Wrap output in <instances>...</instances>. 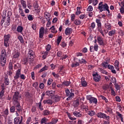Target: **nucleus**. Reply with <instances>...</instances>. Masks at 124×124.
Segmentation results:
<instances>
[{"label": "nucleus", "instance_id": "69168bd1", "mask_svg": "<svg viewBox=\"0 0 124 124\" xmlns=\"http://www.w3.org/2000/svg\"><path fill=\"white\" fill-rule=\"evenodd\" d=\"M90 28L91 29H92V30H93V29H94V28H95V23L94 22H92L91 23V25L90 26Z\"/></svg>", "mask_w": 124, "mask_h": 124}, {"label": "nucleus", "instance_id": "0eeeda50", "mask_svg": "<svg viewBox=\"0 0 124 124\" xmlns=\"http://www.w3.org/2000/svg\"><path fill=\"white\" fill-rule=\"evenodd\" d=\"M98 118H100L101 119H105L107 121H109L110 120V116H107L106 114L103 113L102 112H98L96 114Z\"/></svg>", "mask_w": 124, "mask_h": 124}, {"label": "nucleus", "instance_id": "c85d7f7f", "mask_svg": "<svg viewBox=\"0 0 124 124\" xmlns=\"http://www.w3.org/2000/svg\"><path fill=\"white\" fill-rule=\"evenodd\" d=\"M49 67L48 66L45 65L42 69H40L39 71V73H41V72H43L44 71H46V70H48Z\"/></svg>", "mask_w": 124, "mask_h": 124}, {"label": "nucleus", "instance_id": "09e8293b", "mask_svg": "<svg viewBox=\"0 0 124 124\" xmlns=\"http://www.w3.org/2000/svg\"><path fill=\"white\" fill-rule=\"evenodd\" d=\"M100 97L103 99V100H105L106 103H108V99L106 98V97L103 95H100Z\"/></svg>", "mask_w": 124, "mask_h": 124}, {"label": "nucleus", "instance_id": "a18cd8bd", "mask_svg": "<svg viewBox=\"0 0 124 124\" xmlns=\"http://www.w3.org/2000/svg\"><path fill=\"white\" fill-rule=\"evenodd\" d=\"M4 82L6 86H8V85H9V79L8 78H5Z\"/></svg>", "mask_w": 124, "mask_h": 124}, {"label": "nucleus", "instance_id": "aec40b11", "mask_svg": "<svg viewBox=\"0 0 124 124\" xmlns=\"http://www.w3.org/2000/svg\"><path fill=\"white\" fill-rule=\"evenodd\" d=\"M81 84L82 87H86L88 85V83L85 80V78H82L81 79Z\"/></svg>", "mask_w": 124, "mask_h": 124}, {"label": "nucleus", "instance_id": "dca6fc26", "mask_svg": "<svg viewBox=\"0 0 124 124\" xmlns=\"http://www.w3.org/2000/svg\"><path fill=\"white\" fill-rule=\"evenodd\" d=\"M73 115L77 118H81L83 114L81 112L74 111L73 112Z\"/></svg>", "mask_w": 124, "mask_h": 124}, {"label": "nucleus", "instance_id": "b1692460", "mask_svg": "<svg viewBox=\"0 0 124 124\" xmlns=\"http://www.w3.org/2000/svg\"><path fill=\"white\" fill-rule=\"evenodd\" d=\"M121 4L122 5L121 8L120 9V13L121 14H124V1H121Z\"/></svg>", "mask_w": 124, "mask_h": 124}, {"label": "nucleus", "instance_id": "a19ab883", "mask_svg": "<svg viewBox=\"0 0 124 124\" xmlns=\"http://www.w3.org/2000/svg\"><path fill=\"white\" fill-rule=\"evenodd\" d=\"M67 115L69 119H70V120H71V121H75V120H76V118H75V117L73 118V117H71V114H70V113L67 112Z\"/></svg>", "mask_w": 124, "mask_h": 124}, {"label": "nucleus", "instance_id": "49530a36", "mask_svg": "<svg viewBox=\"0 0 124 124\" xmlns=\"http://www.w3.org/2000/svg\"><path fill=\"white\" fill-rule=\"evenodd\" d=\"M13 71H14L13 70H9V71H7V74H8L9 76H12L13 75Z\"/></svg>", "mask_w": 124, "mask_h": 124}, {"label": "nucleus", "instance_id": "680f3d73", "mask_svg": "<svg viewBox=\"0 0 124 124\" xmlns=\"http://www.w3.org/2000/svg\"><path fill=\"white\" fill-rule=\"evenodd\" d=\"M53 82V79L52 78H49L47 80V86H50Z\"/></svg>", "mask_w": 124, "mask_h": 124}, {"label": "nucleus", "instance_id": "774afa93", "mask_svg": "<svg viewBox=\"0 0 124 124\" xmlns=\"http://www.w3.org/2000/svg\"><path fill=\"white\" fill-rule=\"evenodd\" d=\"M107 67L110 70H112V69H114V66L110 64L108 65Z\"/></svg>", "mask_w": 124, "mask_h": 124}, {"label": "nucleus", "instance_id": "4c0bfd02", "mask_svg": "<svg viewBox=\"0 0 124 124\" xmlns=\"http://www.w3.org/2000/svg\"><path fill=\"white\" fill-rule=\"evenodd\" d=\"M18 40H19L20 42L21 43H24L25 41H24V38H23V36L22 35H19L17 37Z\"/></svg>", "mask_w": 124, "mask_h": 124}, {"label": "nucleus", "instance_id": "f03ea898", "mask_svg": "<svg viewBox=\"0 0 124 124\" xmlns=\"http://www.w3.org/2000/svg\"><path fill=\"white\" fill-rule=\"evenodd\" d=\"M96 23H97V30L99 32L102 34V36L104 37V33H103V30H102V25L101 24V21L100 19H96Z\"/></svg>", "mask_w": 124, "mask_h": 124}, {"label": "nucleus", "instance_id": "412c9836", "mask_svg": "<svg viewBox=\"0 0 124 124\" xmlns=\"http://www.w3.org/2000/svg\"><path fill=\"white\" fill-rule=\"evenodd\" d=\"M79 65H80V62H78L76 61L72 63L71 67H77V66H79Z\"/></svg>", "mask_w": 124, "mask_h": 124}, {"label": "nucleus", "instance_id": "423d86ee", "mask_svg": "<svg viewBox=\"0 0 124 124\" xmlns=\"http://www.w3.org/2000/svg\"><path fill=\"white\" fill-rule=\"evenodd\" d=\"M19 98H21L20 93L18 92L15 93L13 97V103H17L20 102Z\"/></svg>", "mask_w": 124, "mask_h": 124}, {"label": "nucleus", "instance_id": "1a4fd4ad", "mask_svg": "<svg viewBox=\"0 0 124 124\" xmlns=\"http://www.w3.org/2000/svg\"><path fill=\"white\" fill-rule=\"evenodd\" d=\"M13 105L15 106V107L16 108V110L18 112L20 113V112H22V107L21 106V104H20V102L18 103H13Z\"/></svg>", "mask_w": 124, "mask_h": 124}, {"label": "nucleus", "instance_id": "9b49d317", "mask_svg": "<svg viewBox=\"0 0 124 124\" xmlns=\"http://www.w3.org/2000/svg\"><path fill=\"white\" fill-rule=\"evenodd\" d=\"M97 41L100 46H104L105 45V43L103 41V38L100 36L97 37Z\"/></svg>", "mask_w": 124, "mask_h": 124}, {"label": "nucleus", "instance_id": "8fccbe9b", "mask_svg": "<svg viewBox=\"0 0 124 124\" xmlns=\"http://www.w3.org/2000/svg\"><path fill=\"white\" fill-rule=\"evenodd\" d=\"M25 96L26 98H28V99H31V94L29 92H26L25 93Z\"/></svg>", "mask_w": 124, "mask_h": 124}, {"label": "nucleus", "instance_id": "cd10ccee", "mask_svg": "<svg viewBox=\"0 0 124 124\" xmlns=\"http://www.w3.org/2000/svg\"><path fill=\"white\" fill-rule=\"evenodd\" d=\"M49 30H51V32H52V33H57V32H58V31L56 30V28L55 27V26H52L49 29Z\"/></svg>", "mask_w": 124, "mask_h": 124}, {"label": "nucleus", "instance_id": "9d476101", "mask_svg": "<svg viewBox=\"0 0 124 124\" xmlns=\"http://www.w3.org/2000/svg\"><path fill=\"white\" fill-rule=\"evenodd\" d=\"M93 79L95 82H100L101 77L97 73L93 74Z\"/></svg>", "mask_w": 124, "mask_h": 124}, {"label": "nucleus", "instance_id": "6ab92c4d", "mask_svg": "<svg viewBox=\"0 0 124 124\" xmlns=\"http://www.w3.org/2000/svg\"><path fill=\"white\" fill-rule=\"evenodd\" d=\"M23 31H24V28L22 26L19 25L16 28L17 32H19L21 34H23Z\"/></svg>", "mask_w": 124, "mask_h": 124}, {"label": "nucleus", "instance_id": "20e7f679", "mask_svg": "<svg viewBox=\"0 0 124 124\" xmlns=\"http://www.w3.org/2000/svg\"><path fill=\"white\" fill-rule=\"evenodd\" d=\"M87 100H89V103L90 104H97V99L96 98L93 97L92 95H88L86 96Z\"/></svg>", "mask_w": 124, "mask_h": 124}, {"label": "nucleus", "instance_id": "6e6552de", "mask_svg": "<svg viewBox=\"0 0 124 124\" xmlns=\"http://www.w3.org/2000/svg\"><path fill=\"white\" fill-rule=\"evenodd\" d=\"M10 34H7L4 36V46L5 47H9V39H10Z\"/></svg>", "mask_w": 124, "mask_h": 124}, {"label": "nucleus", "instance_id": "58836bf2", "mask_svg": "<svg viewBox=\"0 0 124 124\" xmlns=\"http://www.w3.org/2000/svg\"><path fill=\"white\" fill-rule=\"evenodd\" d=\"M10 111L11 113H15L16 112V108H15V106L14 105L12 107H11L10 108Z\"/></svg>", "mask_w": 124, "mask_h": 124}, {"label": "nucleus", "instance_id": "e2e57ef3", "mask_svg": "<svg viewBox=\"0 0 124 124\" xmlns=\"http://www.w3.org/2000/svg\"><path fill=\"white\" fill-rule=\"evenodd\" d=\"M38 104L39 105V108L41 110V111L43 110L44 108L42 106L41 102H40L39 103H38Z\"/></svg>", "mask_w": 124, "mask_h": 124}, {"label": "nucleus", "instance_id": "5fc2aeb1", "mask_svg": "<svg viewBox=\"0 0 124 124\" xmlns=\"http://www.w3.org/2000/svg\"><path fill=\"white\" fill-rule=\"evenodd\" d=\"M27 18L29 21H33V17H32V15H29L27 16Z\"/></svg>", "mask_w": 124, "mask_h": 124}, {"label": "nucleus", "instance_id": "72a5a7b5", "mask_svg": "<svg viewBox=\"0 0 124 124\" xmlns=\"http://www.w3.org/2000/svg\"><path fill=\"white\" fill-rule=\"evenodd\" d=\"M88 115H89L91 117H93V116L95 115V112L94 110H90L88 112Z\"/></svg>", "mask_w": 124, "mask_h": 124}, {"label": "nucleus", "instance_id": "338daca9", "mask_svg": "<svg viewBox=\"0 0 124 124\" xmlns=\"http://www.w3.org/2000/svg\"><path fill=\"white\" fill-rule=\"evenodd\" d=\"M52 75L55 78H59V74H56L55 72H52Z\"/></svg>", "mask_w": 124, "mask_h": 124}, {"label": "nucleus", "instance_id": "a878e982", "mask_svg": "<svg viewBox=\"0 0 124 124\" xmlns=\"http://www.w3.org/2000/svg\"><path fill=\"white\" fill-rule=\"evenodd\" d=\"M20 2L22 5L23 8L26 9L27 8V2L25 0H21Z\"/></svg>", "mask_w": 124, "mask_h": 124}, {"label": "nucleus", "instance_id": "37998d69", "mask_svg": "<svg viewBox=\"0 0 124 124\" xmlns=\"http://www.w3.org/2000/svg\"><path fill=\"white\" fill-rule=\"evenodd\" d=\"M114 66L115 68H118L120 67V62L118 60H116L114 63Z\"/></svg>", "mask_w": 124, "mask_h": 124}, {"label": "nucleus", "instance_id": "2f4dec72", "mask_svg": "<svg viewBox=\"0 0 124 124\" xmlns=\"http://www.w3.org/2000/svg\"><path fill=\"white\" fill-rule=\"evenodd\" d=\"M46 95H48V96H51L52 95H54V94H55V92L52 91H48L46 92Z\"/></svg>", "mask_w": 124, "mask_h": 124}, {"label": "nucleus", "instance_id": "2eb2a0df", "mask_svg": "<svg viewBox=\"0 0 124 124\" xmlns=\"http://www.w3.org/2000/svg\"><path fill=\"white\" fill-rule=\"evenodd\" d=\"M72 29L70 28H66L65 30V34L66 35H70L71 33H72Z\"/></svg>", "mask_w": 124, "mask_h": 124}, {"label": "nucleus", "instance_id": "f8f14e48", "mask_svg": "<svg viewBox=\"0 0 124 124\" xmlns=\"http://www.w3.org/2000/svg\"><path fill=\"white\" fill-rule=\"evenodd\" d=\"M44 17L46 18V21H52L51 14H50V13L47 11L45 12L44 13Z\"/></svg>", "mask_w": 124, "mask_h": 124}, {"label": "nucleus", "instance_id": "c9c22d12", "mask_svg": "<svg viewBox=\"0 0 124 124\" xmlns=\"http://www.w3.org/2000/svg\"><path fill=\"white\" fill-rule=\"evenodd\" d=\"M74 24L77 26H79L82 24V21H81V20L76 19L74 21Z\"/></svg>", "mask_w": 124, "mask_h": 124}, {"label": "nucleus", "instance_id": "39448f33", "mask_svg": "<svg viewBox=\"0 0 124 124\" xmlns=\"http://www.w3.org/2000/svg\"><path fill=\"white\" fill-rule=\"evenodd\" d=\"M34 52L32 51V50H29L28 54V59L30 60V64L31 65L33 62L34 56Z\"/></svg>", "mask_w": 124, "mask_h": 124}, {"label": "nucleus", "instance_id": "4be33fe9", "mask_svg": "<svg viewBox=\"0 0 124 124\" xmlns=\"http://www.w3.org/2000/svg\"><path fill=\"white\" fill-rule=\"evenodd\" d=\"M22 62H23V64H26V65H27L28 63H29L30 64V59H29V57L23 58Z\"/></svg>", "mask_w": 124, "mask_h": 124}, {"label": "nucleus", "instance_id": "7ed1b4c3", "mask_svg": "<svg viewBox=\"0 0 124 124\" xmlns=\"http://www.w3.org/2000/svg\"><path fill=\"white\" fill-rule=\"evenodd\" d=\"M97 9H99L100 12L102 11H108V14H110V10H109V6L107 3H105L101 6H98Z\"/></svg>", "mask_w": 124, "mask_h": 124}, {"label": "nucleus", "instance_id": "a211bd4d", "mask_svg": "<svg viewBox=\"0 0 124 124\" xmlns=\"http://www.w3.org/2000/svg\"><path fill=\"white\" fill-rule=\"evenodd\" d=\"M13 54L14 59H18L19 57H20V53L18 50H16L14 52Z\"/></svg>", "mask_w": 124, "mask_h": 124}, {"label": "nucleus", "instance_id": "79ce46f5", "mask_svg": "<svg viewBox=\"0 0 124 124\" xmlns=\"http://www.w3.org/2000/svg\"><path fill=\"white\" fill-rule=\"evenodd\" d=\"M105 27L107 30H108V31L111 30V25H110L109 23H105Z\"/></svg>", "mask_w": 124, "mask_h": 124}, {"label": "nucleus", "instance_id": "0e129e2a", "mask_svg": "<svg viewBox=\"0 0 124 124\" xmlns=\"http://www.w3.org/2000/svg\"><path fill=\"white\" fill-rule=\"evenodd\" d=\"M93 6H89L87 9V11H88L89 12L93 11Z\"/></svg>", "mask_w": 124, "mask_h": 124}, {"label": "nucleus", "instance_id": "052dcab7", "mask_svg": "<svg viewBox=\"0 0 124 124\" xmlns=\"http://www.w3.org/2000/svg\"><path fill=\"white\" fill-rule=\"evenodd\" d=\"M49 114H50V111H49V110L46 109L44 111V116H48V115H49Z\"/></svg>", "mask_w": 124, "mask_h": 124}, {"label": "nucleus", "instance_id": "6e6d98bb", "mask_svg": "<svg viewBox=\"0 0 124 124\" xmlns=\"http://www.w3.org/2000/svg\"><path fill=\"white\" fill-rule=\"evenodd\" d=\"M19 13L22 16V17H25V13H24V11L22 10H19Z\"/></svg>", "mask_w": 124, "mask_h": 124}, {"label": "nucleus", "instance_id": "4468645a", "mask_svg": "<svg viewBox=\"0 0 124 124\" xmlns=\"http://www.w3.org/2000/svg\"><path fill=\"white\" fill-rule=\"evenodd\" d=\"M65 93L66 96H69L72 98H73V97H74V93L70 92L69 89L66 90Z\"/></svg>", "mask_w": 124, "mask_h": 124}, {"label": "nucleus", "instance_id": "bb28decb", "mask_svg": "<svg viewBox=\"0 0 124 124\" xmlns=\"http://www.w3.org/2000/svg\"><path fill=\"white\" fill-rule=\"evenodd\" d=\"M14 123V124H21V123H20V117L15 118Z\"/></svg>", "mask_w": 124, "mask_h": 124}, {"label": "nucleus", "instance_id": "f257e3e1", "mask_svg": "<svg viewBox=\"0 0 124 124\" xmlns=\"http://www.w3.org/2000/svg\"><path fill=\"white\" fill-rule=\"evenodd\" d=\"M7 58V55L6 54V51L5 49L2 50L1 52L0 55V63L2 66H4L5 65V63H6V60Z\"/></svg>", "mask_w": 124, "mask_h": 124}, {"label": "nucleus", "instance_id": "5701e85b", "mask_svg": "<svg viewBox=\"0 0 124 124\" xmlns=\"http://www.w3.org/2000/svg\"><path fill=\"white\" fill-rule=\"evenodd\" d=\"M10 23H11V20H10V17L9 16L4 23L5 27H8L10 25Z\"/></svg>", "mask_w": 124, "mask_h": 124}, {"label": "nucleus", "instance_id": "603ef678", "mask_svg": "<svg viewBox=\"0 0 124 124\" xmlns=\"http://www.w3.org/2000/svg\"><path fill=\"white\" fill-rule=\"evenodd\" d=\"M34 8H37L38 12H40V10H39V6L38 5V3H34Z\"/></svg>", "mask_w": 124, "mask_h": 124}, {"label": "nucleus", "instance_id": "13d9d810", "mask_svg": "<svg viewBox=\"0 0 124 124\" xmlns=\"http://www.w3.org/2000/svg\"><path fill=\"white\" fill-rule=\"evenodd\" d=\"M112 83H113V84H116L117 83V79L115 78V77H112L111 78Z\"/></svg>", "mask_w": 124, "mask_h": 124}, {"label": "nucleus", "instance_id": "e433bc0d", "mask_svg": "<svg viewBox=\"0 0 124 124\" xmlns=\"http://www.w3.org/2000/svg\"><path fill=\"white\" fill-rule=\"evenodd\" d=\"M98 71L103 74H105L106 75L108 74V72H106V71L103 70L102 68H99Z\"/></svg>", "mask_w": 124, "mask_h": 124}, {"label": "nucleus", "instance_id": "3c124183", "mask_svg": "<svg viewBox=\"0 0 124 124\" xmlns=\"http://www.w3.org/2000/svg\"><path fill=\"white\" fill-rule=\"evenodd\" d=\"M110 91H111V95H113V96H116V92H115V91H114V89L113 88L110 87Z\"/></svg>", "mask_w": 124, "mask_h": 124}, {"label": "nucleus", "instance_id": "ea45409f", "mask_svg": "<svg viewBox=\"0 0 124 124\" xmlns=\"http://www.w3.org/2000/svg\"><path fill=\"white\" fill-rule=\"evenodd\" d=\"M78 62L80 64H82V63H84V64H86V63H87V61H86V60L83 58L81 59V60L79 59Z\"/></svg>", "mask_w": 124, "mask_h": 124}, {"label": "nucleus", "instance_id": "ddd939ff", "mask_svg": "<svg viewBox=\"0 0 124 124\" xmlns=\"http://www.w3.org/2000/svg\"><path fill=\"white\" fill-rule=\"evenodd\" d=\"M21 76V69H18L16 72V75L14 77V80H17V79H19L20 76Z\"/></svg>", "mask_w": 124, "mask_h": 124}, {"label": "nucleus", "instance_id": "393cba45", "mask_svg": "<svg viewBox=\"0 0 124 124\" xmlns=\"http://www.w3.org/2000/svg\"><path fill=\"white\" fill-rule=\"evenodd\" d=\"M44 104H49V105H52L53 104V101L50 99L45 100L43 101Z\"/></svg>", "mask_w": 124, "mask_h": 124}, {"label": "nucleus", "instance_id": "473e14b6", "mask_svg": "<svg viewBox=\"0 0 124 124\" xmlns=\"http://www.w3.org/2000/svg\"><path fill=\"white\" fill-rule=\"evenodd\" d=\"M116 34V31L115 30H112L108 32L109 36H113Z\"/></svg>", "mask_w": 124, "mask_h": 124}, {"label": "nucleus", "instance_id": "f704fd0d", "mask_svg": "<svg viewBox=\"0 0 124 124\" xmlns=\"http://www.w3.org/2000/svg\"><path fill=\"white\" fill-rule=\"evenodd\" d=\"M116 113L117 116L121 119V122H122V123L124 122V118H123V115L122 114H121L119 111H116Z\"/></svg>", "mask_w": 124, "mask_h": 124}, {"label": "nucleus", "instance_id": "bf43d9fd", "mask_svg": "<svg viewBox=\"0 0 124 124\" xmlns=\"http://www.w3.org/2000/svg\"><path fill=\"white\" fill-rule=\"evenodd\" d=\"M98 45H97V44H95L94 45V50L95 51V52H97L98 51Z\"/></svg>", "mask_w": 124, "mask_h": 124}, {"label": "nucleus", "instance_id": "c03bdc74", "mask_svg": "<svg viewBox=\"0 0 124 124\" xmlns=\"http://www.w3.org/2000/svg\"><path fill=\"white\" fill-rule=\"evenodd\" d=\"M8 69L9 70H13V64H12V62H9Z\"/></svg>", "mask_w": 124, "mask_h": 124}, {"label": "nucleus", "instance_id": "de8ad7c7", "mask_svg": "<svg viewBox=\"0 0 124 124\" xmlns=\"http://www.w3.org/2000/svg\"><path fill=\"white\" fill-rule=\"evenodd\" d=\"M77 11L76 12V15L78 16L81 14V11L80 10V7H78L77 8Z\"/></svg>", "mask_w": 124, "mask_h": 124}, {"label": "nucleus", "instance_id": "4d7b16f0", "mask_svg": "<svg viewBox=\"0 0 124 124\" xmlns=\"http://www.w3.org/2000/svg\"><path fill=\"white\" fill-rule=\"evenodd\" d=\"M46 51H50V50H51V45L48 44L46 46Z\"/></svg>", "mask_w": 124, "mask_h": 124}, {"label": "nucleus", "instance_id": "f3484780", "mask_svg": "<svg viewBox=\"0 0 124 124\" xmlns=\"http://www.w3.org/2000/svg\"><path fill=\"white\" fill-rule=\"evenodd\" d=\"M44 31L45 29L43 27H41L39 30V37L40 38H43L44 36Z\"/></svg>", "mask_w": 124, "mask_h": 124}, {"label": "nucleus", "instance_id": "864d4df0", "mask_svg": "<svg viewBox=\"0 0 124 124\" xmlns=\"http://www.w3.org/2000/svg\"><path fill=\"white\" fill-rule=\"evenodd\" d=\"M108 62H104L102 63V65H103V67H104V68L105 69L107 68L108 66Z\"/></svg>", "mask_w": 124, "mask_h": 124}, {"label": "nucleus", "instance_id": "c756f323", "mask_svg": "<svg viewBox=\"0 0 124 124\" xmlns=\"http://www.w3.org/2000/svg\"><path fill=\"white\" fill-rule=\"evenodd\" d=\"M63 85V87H68L70 84H71V82L68 81H64L62 82Z\"/></svg>", "mask_w": 124, "mask_h": 124}, {"label": "nucleus", "instance_id": "7c9ffc66", "mask_svg": "<svg viewBox=\"0 0 124 124\" xmlns=\"http://www.w3.org/2000/svg\"><path fill=\"white\" fill-rule=\"evenodd\" d=\"M48 119L46 118V117H44L41 120V124H46V123H48Z\"/></svg>", "mask_w": 124, "mask_h": 124}]
</instances>
